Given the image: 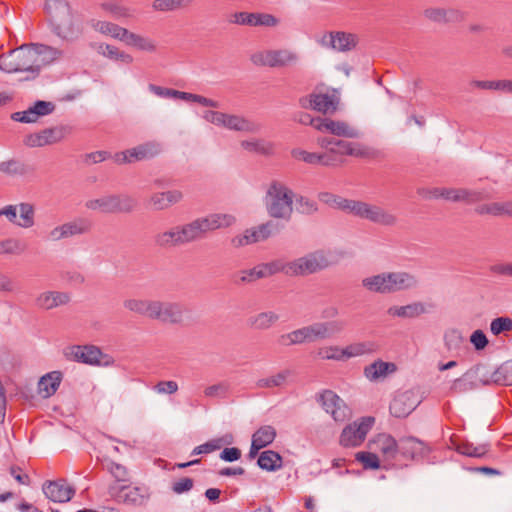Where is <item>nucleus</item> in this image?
<instances>
[{"label":"nucleus","mask_w":512,"mask_h":512,"mask_svg":"<svg viewBox=\"0 0 512 512\" xmlns=\"http://www.w3.org/2000/svg\"><path fill=\"white\" fill-rule=\"evenodd\" d=\"M229 22L237 25L273 27L278 24V19L268 13L236 12L230 16Z\"/></svg>","instance_id":"412c9836"},{"label":"nucleus","mask_w":512,"mask_h":512,"mask_svg":"<svg viewBox=\"0 0 512 512\" xmlns=\"http://www.w3.org/2000/svg\"><path fill=\"white\" fill-rule=\"evenodd\" d=\"M490 384L512 385V360L503 363L489 377Z\"/></svg>","instance_id":"79ce46f5"},{"label":"nucleus","mask_w":512,"mask_h":512,"mask_svg":"<svg viewBox=\"0 0 512 512\" xmlns=\"http://www.w3.org/2000/svg\"><path fill=\"white\" fill-rule=\"evenodd\" d=\"M92 27L101 34L111 36L120 41H122L124 35H126V28L109 21H93Z\"/></svg>","instance_id":"58836bf2"},{"label":"nucleus","mask_w":512,"mask_h":512,"mask_svg":"<svg viewBox=\"0 0 512 512\" xmlns=\"http://www.w3.org/2000/svg\"><path fill=\"white\" fill-rule=\"evenodd\" d=\"M71 301V295L68 292L49 290L41 292L35 298V305L42 310H52L60 306L67 305Z\"/></svg>","instance_id":"b1692460"},{"label":"nucleus","mask_w":512,"mask_h":512,"mask_svg":"<svg viewBox=\"0 0 512 512\" xmlns=\"http://www.w3.org/2000/svg\"><path fill=\"white\" fill-rule=\"evenodd\" d=\"M380 451L389 459H395L399 453V441H396L391 435H381L378 439Z\"/></svg>","instance_id":"09e8293b"},{"label":"nucleus","mask_w":512,"mask_h":512,"mask_svg":"<svg viewBox=\"0 0 512 512\" xmlns=\"http://www.w3.org/2000/svg\"><path fill=\"white\" fill-rule=\"evenodd\" d=\"M224 127L234 131L257 133L261 130V125L252 122L242 116L238 115H225Z\"/></svg>","instance_id":"c85d7f7f"},{"label":"nucleus","mask_w":512,"mask_h":512,"mask_svg":"<svg viewBox=\"0 0 512 512\" xmlns=\"http://www.w3.org/2000/svg\"><path fill=\"white\" fill-rule=\"evenodd\" d=\"M323 409L329 413L336 422H344L350 417V409L344 401L333 391L324 390L318 397Z\"/></svg>","instance_id":"2eb2a0df"},{"label":"nucleus","mask_w":512,"mask_h":512,"mask_svg":"<svg viewBox=\"0 0 512 512\" xmlns=\"http://www.w3.org/2000/svg\"><path fill=\"white\" fill-rule=\"evenodd\" d=\"M276 437V430L270 425L260 427L252 436V439L259 444L260 447L270 445Z\"/></svg>","instance_id":"3c124183"},{"label":"nucleus","mask_w":512,"mask_h":512,"mask_svg":"<svg viewBox=\"0 0 512 512\" xmlns=\"http://www.w3.org/2000/svg\"><path fill=\"white\" fill-rule=\"evenodd\" d=\"M346 326L344 320H332L328 322H317L303 327L307 342L317 339H326L332 335L341 333Z\"/></svg>","instance_id":"dca6fc26"},{"label":"nucleus","mask_w":512,"mask_h":512,"mask_svg":"<svg viewBox=\"0 0 512 512\" xmlns=\"http://www.w3.org/2000/svg\"><path fill=\"white\" fill-rule=\"evenodd\" d=\"M27 250V244L17 238L0 240V255H21Z\"/></svg>","instance_id":"a18cd8bd"},{"label":"nucleus","mask_w":512,"mask_h":512,"mask_svg":"<svg viewBox=\"0 0 512 512\" xmlns=\"http://www.w3.org/2000/svg\"><path fill=\"white\" fill-rule=\"evenodd\" d=\"M257 464L263 470L276 471L282 467V457L273 450H266L259 455Z\"/></svg>","instance_id":"ea45409f"},{"label":"nucleus","mask_w":512,"mask_h":512,"mask_svg":"<svg viewBox=\"0 0 512 512\" xmlns=\"http://www.w3.org/2000/svg\"><path fill=\"white\" fill-rule=\"evenodd\" d=\"M154 243L160 248H170L182 246L180 237L178 234L177 226L170 228L169 230L157 233L154 236Z\"/></svg>","instance_id":"4c0bfd02"},{"label":"nucleus","mask_w":512,"mask_h":512,"mask_svg":"<svg viewBox=\"0 0 512 512\" xmlns=\"http://www.w3.org/2000/svg\"><path fill=\"white\" fill-rule=\"evenodd\" d=\"M241 147L249 152L264 156H269L274 153V145L263 139L244 140L241 142Z\"/></svg>","instance_id":"c03bdc74"},{"label":"nucleus","mask_w":512,"mask_h":512,"mask_svg":"<svg viewBox=\"0 0 512 512\" xmlns=\"http://www.w3.org/2000/svg\"><path fill=\"white\" fill-rule=\"evenodd\" d=\"M396 371V365L391 362L376 360L364 368V375L370 381H376Z\"/></svg>","instance_id":"473e14b6"},{"label":"nucleus","mask_w":512,"mask_h":512,"mask_svg":"<svg viewBox=\"0 0 512 512\" xmlns=\"http://www.w3.org/2000/svg\"><path fill=\"white\" fill-rule=\"evenodd\" d=\"M122 42L142 51H156V44L152 39L130 32L128 29H126V35H124Z\"/></svg>","instance_id":"f704fd0d"},{"label":"nucleus","mask_w":512,"mask_h":512,"mask_svg":"<svg viewBox=\"0 0 512 512\" xmlns=\"http://www.w3.org/2000/svg\"><path fill=\"white\" fill-rule=\"evenodd\" d=\"M103 467L111 474L116 482H128L129 472L128 469L122 464L116 463L112 460H106Z\"/></svg>","instance_id":"603ef678"},{"label":"nucleus","mask_w":512,"mask_h":512,"mask_svg":"<svg viewBox=\"0 0 512 512\" xmlns=\"http://www.w3.org/2000/svg\"><path fill=\"white\" fill-rule=\"evenodd\" d=\"M483 370V367L476 366L466 371L461 377L452 382L449 389L450 394H462L480 386L490 385L489 378H486L482 373Z\"/></svg>","instance_id":"1a4fd4ad"},{"label":"nucleus","mask_w":512,"mask_h":512,"mask_svg":"<svg viewBox=\"0 0 512 512\" xmlns=\"http://www.w3.org/2000/svg\"><path fill=\"white\" fill-rule=\"evenodd\" d=\"M318 200L328 205L329 207L336 208L348 213L352 199H346L330 192H320L318 194Z\"/></svg>","instance_id":"49530a36"},{"label":"nucleus","mask_w":512,"mask_h":512,"mask_svg":"<svg viewBox=\"0 0 512 512\" xmlns=\"http://www.w3.org/2000/svg\"><path fill=\"white\" fill-rule=\"evenodd\" d=\"M326 265L324 259L315 254L300 257L294 261L283 260L284 274L287 276H304L323 269Z\"/></svg>","instance_id":"f8f14e48"},{"label":"nucleus","mask_w":512,"mask_h":512,"mask_svg":"<svg viewBox=\"0 0 512 512\" xmlns=\"http://www.w3.org/2000/svg\"><path fill=\"white\" fill-rule=\"evenodd\" d=\"M296 204L297 210L302 214L311 215L318 210L316 202L304 196L297 198Z\"/></svg>","instance_id":"774afa93"},{"label":"nucleus","mask_w":512,"mask_h":512,"mask_svg":"<svg viewBox=\"0 0 512 512\" xmlns=\"http://www.w3.org/2000/svg\"><path fill=\"white\" fill-rule=\"evenodd\" d=\"M320 127L321 129H318L319 131L329 132L335 136H342L347 138H357L359 136V133L355 128L342 121H334L331 119L322 118Z\"/></svg>","instance_id":"cd10ccee"},{"label":"nucleus","mask_w":512,"mask_h":512,"mask_svg":"<svg viewBox=\"0 0 512 512\" xmlns=\"http://www.w3.org/2000/svg\"><path fill=\"white\" fill-rule=\"evenodd\" d=\"M235 222L230 214H210L189 223L177 225L181 245L201 239L205 233L231 226Z\"/></svg>","instance_id":"f03ea898"},{"label":"nucleus","mask_w":512,"mask_h":512,"mask_svg":"<svg viewBox=\"0 0 512 512\" xmlns=\"http://www.w3.org/2000/svg\"><path fill=\"white\" fill-rule=\"evenodd\" d=\"M184 306L179 302L153 300L151 320L167 324H179L183 321Z\"/></svg>","instance_id":"9d476101"},{"label":"nucleus","mask_w":512,"mask_h":512,"mask_svg":"<svg viewBox=\"0 0 512 512\" xmlns=\"http://www.w3.org/2000/svg\"><path fill=\"white\" fill-rule=\"evenodd\" d=\"M63 226L65 229L67 239L73 236L89 233L92 229L93 224L87 218L78 217L73 219L72 221L63 223Z\"/></svg>","instance_id":"c9c22d12"},{"label":"nucleus","mask_w":512,"mask_h":512,"mask_svg":"<svg viewBox=\"0 0 512 512\" xmlns=\"http://www.w3.org/2000/svg\"><path fill=\"white\" fill-rule=\"evenodd\" d=\"M291 375L290 370H283L278 372L277 374L267 377L261 378L256 381L257 388H274L280 387L285 384L287 378Z\"/></svg>","instance_id":"8fccbe9b"},{"label":"nucleus","mask_w":512,"mask_h":512,"mask_svg":"<svg viewBox=\"0 0 512 512\" xmlns=\"http://www.w3.org/2000/svg\"><path fill=\"white\" fill-rule=\"evenodd\" d=\"M489 198L490 195L486 191L460 188V202L474 204Z\"/></svg>","instance_id":"6e6d98bb"},{"label":"nucleus","mask_w":512,"mask_h":512,"mask_svg":"<svg viewBox=\"0 0 512 512\" xmlns=\"http://www.w3.org/2000/svg\"><path fill=\"white\" fill-rule=\"evenodd\" d=\"M17 208L20 213V220L16 224L22 228H31L35 224V209L31 203L22 202L17 205Z\"/></svg>","instance_id":"de8ad7c7"},{"label":"nucleus","mask_w":512,"mask_h":512,"mask_svg":"<svg viewBox=\"0 0 512 512\" xmlns=\"http://www.w3.org/2000/svg\"><path fill=\"white\" fill-rule=\"evenodd\" d=\"M293 191L279 181H273L266 192L265 207L268 215L289 221L293 213Z\"/></svg>","instance_id":"7ed1b4c3"},{"label":"nucleus","mask_w":512,"mask_h":512,"mask_svg":"<svg viewBox=\"0 0 512 512\" xmlns=\"http://www.w3.org/2000/svg\"><path fill=\"white\" fill-rule=\"evenodd\" d=\"M96 50L99 54L109 59L121 61L126 64L133 62V57L130 54L120 51L116 46L110 44H99L96 46Z\"/></svg>","instance_id":"37998d69"},{"label":"nucleus","mask_w":512,"mask_h":512,"mask_svg":"<svg viewBox=\"0 0 512 512\" xmlns=\"http://www.w3.org/2000/svg\"><path fill=\"white\" fill-rule=\"evenodd\" d=\"M490 331L495 336L512 331V318L497 317L493 319L490 323Z\"/></svg>","instance_id":"bf43d9fd"},{"label":"nucleus","mask_w":512,"mask_h":512,"mask_svg":"<svg viewBox=\"0 0 512 512\" xmlns=\"http://www.w3.org/2000/svg\"><path fill=\"white\" fill-rule=\"evenodd\" d=\"M362 286L373 293L391 294L417 287L418 279L408 272H384L364 278Z\"/></svg>","instance_id":"f257e3e1"},{"label":"nucleus","mask_w":512,"mask_h":512,"mask_svg":"<svg viewBox=\"0 0 512 512\" xmlns=\"http://www.w3.org/2000/svg\"><path fill=\"white\" fill-rule=\"evenodd\" d=\"M263 241L262 238H260L259 233H257V228L246 230L243 235L235 236L232 239V244L235 247H241L248 244L256 243Z\"/></svg>","instance_id":"4d7b16f0"},{"label":"nucleus","mask_w":512,"mask_h":512,"mask_svg":"<svg viewBox=\"0 0 512 512\" xmlns=\"http://www.w3.org/2000/svg\"><path fill=\"white\" fill-rule=\"evenodd\" d=\"M65 136L63 127L45 128L37 133H31L25 136L23 143L30 148L43 147L61 141Z\"/></svg>","instance_id":"a211bd4d"},{"label":"nucleus","mask_w":512,"mask_h":512,"mask_svg":"<svg viewBox=\"0 0 512 512\" xmlns=\"http://www.w3.org/2000/svg\"><path fill=\"white\" fill-rule=\"evenodd\" d=\"M348 213L380 226L393 227L398 223V217L394 213L360 200H351Z\"/></svg>","instance_id":"39448f33"},{"label":"nucleus","mask_w":512,"mask_h":512,"mask_svg":"<svg viewBox=\"0 0 512 512\" xmlns=\"http://www.w3.org/2000/svg\"><path fill=\"white\" fill-rule=\"evenodd\" d=\"M374 422V417L369 416L361 418L360 422L355 421L347 425L340 435V444L344 447L361 445Z\"/></svg>","instance_id":"9b49d317"},{"label":"nucleus","mask_w":512,"mask_h":512,"mask_svg":"<svg viewBox=\"0 0 512 512\" xmlns=\"http://www.w3.org/2000/svg\"><path fill=\"white\" fill-rule=\"evenodd\" d=\"M299 103L305 109H313L326 114L336 110L338 100L333 95L312 93L300 98Z\"/></svg>","instance_id":"aec40b11"},{"label":"nucleus","mask_w":512,"mask_h":512,"mask_svg":"<svg viewBox=\"0 0 512 512\" xmlns=\"http://www.w3.org/2000/svg\"><path fill=\"white\" fill-rule=\"evenodd\" d=\"M101 8L112 14L116 19L130 18L132 17L131 10L128 7L114 4V3H102Z\"/></svg>","instance_id":"052dcab7"},{"label":"nucleus","mask_w":512,"mask_h":512,"mask_svg":"<svg viewBox=\"0 0 512 512\" xmlns=\"http://www.w3.org/2000/svg\"><path fill=\"white\" fill-rule=\"evenodd\" d=\"M335 150L341 158L345 155L355 156V157H368L370 155L369 149L359 143H352L344 140H336L335 145L332 148Z\"/></svg>","instance_id":"2f4dec72"},{"label":"nucleus","mask_w":512,"mask_h":512,"mask_svg":"<svg viewBox=\"0 0 512 512\" xmlns=\"http://www.w3.org/2000/svg\"><path fill=\"white\" fill-rule=\"evenodd\" d=\"M444 342L448 350L457 349L463 342L461 332L457 329L448 330L444 335Z\"/></svg>","instance_id":"338daca9"},{"label":"nucleus","mask_w":512,"mask_h":512,"mask_svg":"<svg viewBox=\"0 0 512 512\" xmlns=\"http://www.w3.org/2000/svg\"><path fill=\"white\" fill-rule=\"evenodd\" d=\"M104 356L101 349L94 345H75L71 347L69 353L73 361L88 365H101V359Z\"/></svg>","instance_id":"5701e85b"},{"label":"nucleus","mask_w":512,"mask_h":512,"mask_svg":"<svg viewBox=\"0 0 512 512\" xmlns=\"http://www.w3.org/2000/svg\"><path fill=\"white\" fill-rule=\"evenodd\" d=\"M277 273H284L282 259L261 263L249 270H242L238 273L239 278L235 282L238 284L251 283L262 278L273 276Z\"/></svg>","instance_id":"ddd939ff"},{"label":"nucleus","mask_w":512,"mask_h":512,"mask_svg":"<svg viewBox=\"0 0 512 512\" xmlns=\"http://www.w3.org/2000/svg\"><path fill=\"white\" fill-rule=\"evenodd\" d=\"M291 155L296 160H301L307 164H319L320 153L308 152L300 148H295L291 151Z\"/></svg>","instance_id":"0e129e2a"},{"label":"nucleus","mask_w":512,"mask_h":512,"mask_svg":"<svg viewBox=\"0 0 512 512\" xmlns=\"http://www.w3.org/2000/svg\"><path fill=\"white\" fill-rule=\"evenodd\" d=\"M31 47L37 56L35 57V73L37 76L42 67L49 65L62 56V51L52 46L36 43L31 44Z\"/></svg>","instance_id":"393cba45"},{"label":"nucleus","mask_w":512,"mask_h":512,"mask_svg":"<svg viewBox=\"0 0 512 512\" xmlns=\"http://www.w3.org/2000/svg\"><path fill=\"white\" fill-rule=\"evenodd\" d=\"M356 460L360 461L365 469L375 470L380 467L378 456L371 452H358L356 454Z\"/></svg>","instance_id":"69168bd1"},{"label":"nucleus","mask_w":512,"mask_h":512,"mask_svg":"<svg viewBox=\"0 0 512 512\" xmlns=\"http://www.w3.org/2000/svg\"><path fill=\"white\" fill-rule=\"evenodd\" d=\"M160 153V146L153 142H147L134 148L118 152L114 155V161L118 164L132 163L148 160Z\"/></svg>","instance_id":"4468645a"},{"label":"nucleus","mask_w":512,"mask_h":512,"mask_svg":"<svg viewBox=\"0 0 512 512\" xmlns=\"http://www.w3.org/2000/svg\"><path fill=\"white\" fill-rule=\"evenodd\" d=\"M191 0H154L152 7L156 11H173L183 5L188 4Z\"/></svg>","instance_id":"e2e57ef3"},{"label":"nucleus","mask_w":512,"mask_h":512,"mask_svg":"<svg viewBox=\"0 0 512 512\" xmlns=\"http://www.w3.org/2000/svg\"><path fill=\"white\" fill-rule=\"evenodd\" d=\"M54 109V103L38 100L27 110L12 113L11 119L21 123H35L40 117L51 114Z\"/></svg>","instance_id":"6ab92c4d"},{"label":"nucleus","mask_w":512,"mask_h":512,"mask_svg":"<svg viewBox=\"0 0 512 512\" xmlns=\"http://www.w3.org/2000/svg\"><path fill=\"white\" fill-rule=\"evenodd\" d=\"M35 169L24 161L11 158L0 162V173L7 177H27L33 175Z\"/></svg>","instance_id":"a878e982"},{"label":"nucleus","mask_w":512,"mask_h":512,"mask_svg":"<svg viewBox=\"0 0 512 512\" xmlns=\"http://www.w3.org/2000/svg\"><path fill=\"white\" fill-rule=\"evenodd\" d=\"M278 342L282 346H291L307 342L303 327L292 332L282 334L278 338Z\"/></svg>","instance_id":"5fc2aeb1"},{"label":"nucleus","mask_w":512,"mask_h":512,"mask_svg":"<svg viewBox=\"0 0 512 512\" xmlns=\"http://www.w3.org/2000/svg\"><path fill=\"white\" fill-rule=\"evenodd\" d=\"M427 312L426 306L422 302H413L404 306H391L387 313L393 317L416 318Z\"/></svg>","instance_id":"c756f323"},{"label":"nucleus","mask_w":512,"mask_h":512,"mask_svg":"<svg viewBox=\"0 0 512 512\" xmlns=\"http://www.w3.org/2000/svg\"><path fill=\"white\" fill-rule=\"evenodd\" d=\"M44 495L52 502L66 503L75 495V489L65 479L47 480L42 485Z\"/></svg>","instance_id":"f3484780"},{"label":"nucleus","mask_w":512,"mask_h":512,"mask_svg":"<svg viewBox=\"0 0 512 512\" xmlns=\"http://www.w3.org/2000/svg\"><path fill=\"white\" fill-rule=\"evenodd\" d=\"M299 54L290 49L265 50L251 55V61L257 66L286 68L299 62Z\"/></svg>","instance_id":"423d86ee"},{"label":"nucleus","mask_w":512,"mask_h":512,"mask_svg":"<svg viewBox=\"0 0 512 512\" xmlns=\"http://www.w3.org/2000/svg\"><path fill=\"white\" fill-rule=\"evenodd\" d=\"M136 201L127 195H110L97 199L88 200L85 203L86 208L98 210L102 213H130L136 207Z\"/></svg>","instance_id":"0eeeda50"},{"label":"nucleus","mask_w":512,"mask_h":512,"mask_svg":"<svg viewBox=\"0 0 512 512\" xmlns=\"http://www.w3.org/2000/svg\"><path fill=\"white\" fill-rule=\"evenodd\" d=\"M108 493L116 502L130 506H143L150 498L149 489L143 486L112 484Z\"/></svg>","instance_id":"6e6552de"},{"label":"nucleus","mask_w":512,"mask_h":512,"mask_svg":"<svg viewBox=\"0 0 512 512\" xmlns=\"http://www.w3.org/2000/svg\"><path fill=\"white\" fill-rule=\"evenodd\" d=\"M263 241L262 238H260L259 233H257V228L246 230L243 235L235 236L232 239V244L235 247H241L248 244L256 243Z\"/></svg>","instance_id":"13d9d810"},{"label":"nucleus","mask_w":512,"mask_h":512,"mask_svg":"<svg viewBox=\"0 0 512 512\" xmlns=\"http://www.w3.org/2000/svg\"><path fill=\"white\" fill-rule=\"evenodd\" d=\"M415 408L416 404L412 399V394L410 392H404L393 398L389 406V411L393 417L404 418Z\"/></svg>","instance_id":"bb28decb"},{"label":"nucleus","mask_w":512,"mask_h":512,"mask_svg":"<svg viewBox=\"0 0 512 512\" xmlns=\"http://www.w3.org/2000/svg\"><path fill=\"white\" fill-rule=\"evenodd\" d=\"M62 373L60 371H52L42 376L38 382V391L44 398L51 397L55 394L60 386Z\"/></svg>","instance_id":"7c9ffc66"},{"label":"nucleus","mask_w":512,"mask_h":512,"mask_svg":"<svg viewBox=\"0 0 512 512\" xmlns=\"http://www.w3.org/2000/svg\"><path fill=\"white\" fill-rule=\"evenodd\" d=\"M357 38L354 34L345 32L330 33L329 44L337 51H349L356 46Z\"/></svg>","instance_id":"72a5a7b5"},{"label":"nucleus","mask_w":512,"mask_h":512,"mask_svg":"<svg viewBox=\"0 0 512 512\" xmlns=\"http://www.w3.org/2000/svg\"><path fill=\"white\" fill-rule=\"evenodd\" d=\"M279 320V315L273 311L260 312L248 320L250 326L256 330H267Z\"/></svg>","instance_id":"e433bc0d"},{"label":"nucleus","mask_w":512,"mask_h":512,"mask_svg":"<svg viewBox=\"0 0 512 512\" xmlns=\"http://www.w3.org/2000/svg\"><path fill=\"white\" fill-rule=\"evenodd\" d=\"M153 299H127L124 307L131 312L151 319Z\"/></svg>","instance_id":"a19ab883"},{"label":"nucleus","mask_w":512,"mask_h":512,"mask_svg":"<svg viewBox=\"0 0 512 512\" xmlns=\"http://www.w3.org/2000/svg\"><path fill=\"white\" fill-rule=\"evenodd\" d=\"M429 453L428 446L415 437H404L399 439V453L405 460H418Z\"/></svg>","instance_id":"4be33fe9"},{"label":"nucleus","mask_w":512,"mask_h":512,"mask_svg":"<svg viewBox=\"0 0 512 512\" xmlns=\"http://www.w3.org/2000/svg\"><path fill=\"white\" fill-rule=\"evenodd\" d=\"M457 451L465 456L481 458L488 453L489 445L482 444L475 446L472 443L466 442L459 444L457 447Z\"/></svg>","instance_id":"864d4df0"},{"label":"nucleus","mask_w":512,"mask_h":512,"mask_svg":"<svg viewBox=\"0 0 512 512\" xmlns=\"http://www.w3.org/2000/svg\"><path fill=\"white\" fill-rule=\"evenodd\" d=\"M344 158H341L339 154L332 148L320 153L319 164L327 167H336L342 165Z\"/></svg>","instance_id":"680f3d73"},{"label":"nucleus","mask_w":512,"mask_h":512,"mask_svg":"<svg viewBox=\"0 0 512 512\" xmlns=\"http://www.w3.org/2000/svg\"><path fill=\"white\" fill-rule=\"evenodd\" d=\"M35 57L37 56L31 44H24L0 56V70L8 74L28 72L32 74L31 78L34 79L37 76L35 73Z\"/></svg>","instance_id":"20e7f679"}]
</instances>
